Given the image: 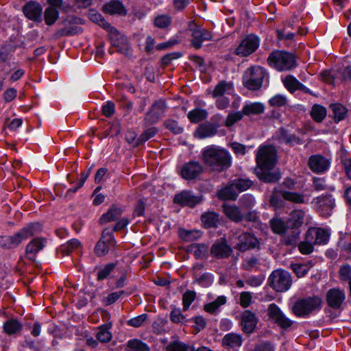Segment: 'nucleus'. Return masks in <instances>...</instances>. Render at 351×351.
<instances>
[{"mask_svg": "<svg viewBox=\"0 0 351 351\" xmlns=\"http://www.w3.org/2000/svg\"><path fill=\"white\" fill-rule=\"evenodd\" d=\"M256 167L254 173L263 183L274 184L278 182L282 177L278 169H274L277 162V152L272 145H261L256 154Z\"/></svg>", "mask_w": 351, "mask_h": 351, "instance_id": "f257e3e1", "label": "nucleus"}, {"mask_svg": "<svg viewBox=\"0 0 351 351\" xmlns=\"http://www.w3.org/2000/svg\"><path fill=\"white\" fill-rule=\"evenodd\" d=\"M202 154L204 164L213 171H225L232 163V158L229 151L218 145H211L205 147Z\"/></svg>", "mask_w": 351, "mask_h": 351, "instance_id": "f03ea898", "label": "nucleus"}, {"mask_svg": "<svg viewBox=\"0 0 351 351\" xmlns=\"http://www.w3.org/2000/svg\"><path fill=\"white\" fill-rule=\"evenodd\" d=\"M269 75L267 70L259 65H253L247 68L241 78L245 88L251 91L260 90L265 81L269 83Z\"/></svg>", "mask_w": 351, "mask_h": 351, "instance_id": "7ed1b4c3", "label": "nucleus"}, {"mask_svg": "<svg viewBox=\"0 0 351 351\" xmlns=\"http://www.w3.org/2000/svg\"><path fill=\"white\" fill-rule=\"evenodd\" d=\"M323 301L320 296L313 295L300 298L292 306V313L298 317L307 318L314 313L321 311Z\"/></svg>", "mask_w": 351, "mask_h": 351, "instance_id": "20e7f679", "label": "nucleus"}, {"mask_svg": "<svg viewBox=\"0 0 351 351\" xmlns=\"http://www.w3.org/2000/svg\"><path fill=\"white\" fill-rule=\"evenodd\" d=\"M267 64L278 71H290L298 66L293 53L285 50H274L269 54Z\"/></svg>", "mask_w": 351, "mask_h": 351, "instance_id": "39448f33", "label": "nucleus"}, {"mask_svg": "<svg viewBox=\"0 0 351 351\" xmlns=\"http://www.w3.org/2000/svg\"><path fill=\"white\" fill-rule=\"evenodd\" d=\"M186 32L187 34H191V45L195 49H199L202 47L204 41L213 40L212 33L206 29L200 28L194 21H189L186 23Z\"/></svg>", "mask_w": 351, "mask_h": 351, "instance_id": "423d86ee", "label": "nucleus"}, {"mask_svg": "<svg viewBox=\"0 0 351 351\" xmlns=\"http://www.w3.org/2000/svg\"><path fill=\"white\" fill-rule=\"evenodd\" d=\"M346 296L344 290L340 288H331L326 293V302L328 308H325L324 311L326 314H330L332 318L337 315H332L331 309L336 311H343V304L346 300Z\"/></svg>", "mask_w": 351, "mask_h": 351, "instance_id": "0eeeda50", "label": "nucleus"}, {"mask_svg": "<svg viewBox=\"0 0 351 351\" xmlns=\"http://www.w3.org/2000/svg\"><path fill=\"white\" fill-rule=\"evenodd\" d=\"M267 285L277 292H285L291 287L292 280L288 271L274 270L268 278Z\"/></svg>", "mask_w": 351, "mask_h": 351, "instance_id": "6e6552de", "label": "nucleus"}, {"mask_svg": "<svg viewBox=\"0 0 351 351\" xmlns=\"http://www.w3.org/2000/svg\"><path fill=\"white\" fill-rule=\"evenodd\" d=\"M312 203L315 205L317 212L323 218L330 217L336 207L335 197L328 192L313 198Z\"/></svg>", "mask_w": 351, "mask_h": 351, "instance_id": "1a4fd4ad", "label": "nucleus"}, {"mask_svg": "<svg viewBox=\"0 0 351 351\" xmlns=\"http://www.w3.org/2000/svg\"><path fill=\"white\" fill-rule=\"evenodd\" d=\"M43 226L40 222H31L13 235L8 236L14 248L17 247L23 241L40 233Z\"/></svg>", "mask_w": 351, "mask_h": 351, "instance_id": "9d476101", "label": "nucleus"}, {"mask_svg": "<svg viewBox=\"0 0 351 351\" xmlns=\"http://www.w3.org/2000/svg\"><path fill=\"white\" fill-rule=\"evenodd\" d=\"M261 39L255 34L246 35L234 50V54L239 57H247L254 53L259 47Z\"/></svg>", "mask_w": 351, "mask_h": 351, "instance_id": "9b49d317", "label": "nucleus"}, {"mask_svg": "<svg viewBox=\"0 0 351 351\" xmlns=\"http://www.w3.org/2000/svg\"><path fill=\"white\" fill-rule=\"evenodd\" d=\"M267 315L269 319L282 330H287L293 324V322L288 318L275 303H271L269 305Z\"/></svg>", "mask_w": 351, "mask_h": 351, "instance_id": "f8f14e48", "label": "nucleus"}, {"mask_svg": "<svg viewBox=\"0 0 351 351\" xmlns=\"http://www.w3.org/2000/svg\"><path fill=\"white\" fill-rule=\"evenodd\" d=\"M22 12L28 20L37 24L42 23L43 8L39 2L33 0L27 1L22 7Z\"/></svg>", "mask_w": 351, "mask_h": 351, "instance_id": "ddd939ff", "label": "nucleus"}, {"mask_svg": "<svg viewBox=\"0 0 351 351\" xmlns=\"http://www.w3.org/2000/svg\"><path fill=\"white\" fill-rule=\"evenodd\" d=\"M305 213L302 210H293L287 220V228L291 230L292 233L298 236L302 231L304 224Z\"/></svg>", "mask_w": 351, "mask_h": 351, "instance_id": "4468645a", "label": "nucleus"}, {"mask_svg": "<svg viewBox=\"0 0 351 351\" xmlns=\"http://www.w3.org/2000/svg\"><path fill=\"white\" fill-rule=\"evenodd\" d=\"M111 46L116 48L117 51L121 54H128L130 50V44L128 38L121 34L116 29V32H112L108 35Z\"/></svg>", "mask_w": 351, "mask_h": 351, "instance_id": "2eb2a0df", "label": "nucleus"}, {"mask_svg": "<svg viewBox=\"0 0 351 351\" xmlns=\"http://www.w3.org/2000/svg\"><path fill=\"white\" fill-rule=\"evenodd\" d=\"M258 322V317L252 311L247 309L241 313L240 325L244 333L251 335L254 332Z\"/></svg>", "mask_w": 351, "mask_h": 351, "instance_id": "dca6fc26", "label": "nucleus"}, {"mask_svg": "<svg viewBox=\"0 0 351 351\" xmlns=\"http://www.w3.org/2000/svg\"><path fill=\"white\" fill-rule=\"evenodd\" d=\"M308 166L313 172L322 173L328 171L330 166V162L322 155L315 154L310 156Z\"/></svg>", "mask_w": 351, "mask_h": 351, "instance_id": "f3484780", "label": "nucleus"}, {"mask_svg": "<svg viewBox=\"0 0 351 351\" xmlns=\"http://www.w3.org/2000/svg\"><path fill=\"white\" fill-rule=\"evenodd\" d=\"M203 200L202 195H195L190 191H183L177 193V204L182 206L194 208Z\"/></svg>", "mask_w": 351, "mask_h": 351, "instance_id": "a211bd4d", "label": "nucleus"}, {"mask_svg": "<svg viewBox=\"0 0 351 351\" xmlns=\"http://www.w3.org/2000/svg\"><path fill=\"white\" fill-rule=\"evenodd\" d=\"M123 213V208L116 204L110 206L107 211L103 213L98 220L100 226L106 225L108 223L117 221L120 218Z\"/></svg>", "mask_w": 351, "mask_h": 351, "instance_id": "6ab92c4d", "label": "nucleus"}, {"mask_svg": "<svg viewBox=\"0 0 351 351\" xmlns=\"http://www.w3.org/2000/svg\"><path fill=\"white\" fill-rule=\"evenodd\" d=\"M232 253V250L226 239L215 242L210 247L211 255L217 258H227L230 256Z\"/></svg>", "mask_w": 351, "mask_h": 351, "instance_id": "aec40b11", "label": "nucleus"}, {"mask_svg": "<svg viewBox=\"0 0 351 351\" xmlns=\"http://www.w3.org/2000/svg\"><path fill=\"white\" fill-rule=\"evenodd\" d=\"M203 171L202 166L197 161L186 163L180 171L182 178L188 180L195 179Z\"/></svg>", "mask_w": 351, "mask_h": 351, "instance_id": "412c9836", "label": "nucleus"}, {"mask_svg": "<svg viewBox=\"0 0 351 351\" xmlns=\"http://www.w3.org/2000/svg\"><path fill=\"white\" fill-rule=\"evenodd\" d=\"M102 11L110 15L125 16L128 10L123 3L119 0H110L102 8Z\"/></svg>", "mask_w": 351, "mask_h": 351, "instance_id": "4be33fe9", "label": "nucleus"}, {"mask_svg": "<svg viewBox=\"0 0 351 351\" xmlns=\"http://www.w3.org/2000/svg\"><path fill=\"white\" fill-rule=\"evenodd\" d=\"M186 251L193 254L195 259L202 260L207 257L208 246L205 243H193L186 247Z\"/></svg>", "mask_w": 351, "mask_h": 351, "instance_id": "5701e85b", "label": "nucleus"}, {"mask_svg": "<svg viewBox=\"0 0 351 351\" xmlns=\"http://www.w3.org/2000/svg\"><path fill=\"white\" fill-rule=\"evenodd\" d=\"M200 219L204 228H217L219 223V215L215 211H206L202 214Z\"/></svg>", "mask_w": 351, "mask_h": 351, "instance_id": "b1692460", "label": "nucleus"}, {"mask_svg": "<svg viewBox=\"0 0 351 351\" xmlns=\"http://www.w3.org/2000/svg\"><path fill=\"white\" fill-rule=\"evenodd\" d=\"M265 105L260 101H246L242 107L243 113L247 117L260 115L265 112Z\"/></svg>", "mask_w": 351, "mask_h": 351, "instance_id": "393cba45", "label": "nucleus"}, {"mask_svg": "<svg viewBox=\"0 0 351 351\" xmlns=\"http://www.w3.org/2000/svg\"><path fill=\"white\" fill-rule=\"evenodd\" d=\"M83 31L84 29L82 27L77 25H72L69 28H60L53 34L52 39L57 40L62 37L73 36L82 34Z\"/></svg>", "mask_w": 351, "mask_h": 351, "instance_id": "a878e982", "label": "nucleus"}, {"mask_svg": "<svg viewBox=\"0 0 351 351\" xmlns=\"http://www.w3.org/2000/svg\"><path fill=\"white\" fill-rule=\"evenodd\" d=\"M43 238H36L32 240L26 246V257L29 260H34L36 254L43 250L45 245Z\"/></svg>", "mask_w": 351, "mask_h": 351, "instance_id": "bb28decb", "label": "nucleus"}, {"mask_svg": "<svg viewBox=\"0 0 351 351\" xmlns=\"http://www.w3.org/2000/svg\"><path fill=\"white\" fill-rule=\"evenodd\" d=\"M329 109L332 112V117L335 123L344 120L348 114V108L340 103H332L329 105Z\"/></svg>", "mask_w": 351, "mask_h": 351, "instance_id": "cd10ccee", "label": "nucleus"}, {"mask_svg": "<svg viewBox=\"0 0 351 351\" xmlns=\"http://www.w3.org/2000/svg\"><path fill=\"white\" fill-rule=\"evenodd\" d=\"M283 191L282 189H278L276 186L273 189L269 197V204L274 210L282 209L285 206V199L281 195V191Z\"/></svg>", "mask_w": 351, "mask_h": 351, "instance_id": "c85d7f7f", "label": "nucleus"}, {"mask_svg": "<svg viewBox=\"0 0 351 351\" xmlns=\"http://www.w3.org/2000/svg\"><path fill=\"white\" fill-rule=\"evenodd\" d=\"M202 232L197 229L186 230L183 228H179L178 230V237L184 241H195L202 236Z\"/></svg>", "mask_w": 351, "mask_h": 351, "instance_id": "c756f323", "label": "nucleus"}, {"mask_svg": "<svg viewBox=\"0 0 351 351\" xmlns=\"http://www.w3.org/2000/svg\"><path fill=\"white\" fill-rule=\"evenodd\" d=\"M242 343L243 338L241 335L234 332L226 334L222 339L223 346H226L231 348H240Z\"/></svg>", "mask_w": 351, "mask_h": 351, "instance_id": "7c9ffc66", "label": "nucleus"}, {"mask_svg": "<svg viewBox=\"0 0 351 351\" xmlns=\"http://www.w3.org/2000/svg\"><path fill=\"white\" fill-rule=\"evenodd\" d=\"M223 210L226 216L234 222L239 223L243 219V215L237 206L226 205Z\"/></svg>", "mask_w": 351, "mask_h": 351, "instance_id": "2f4dec72", "label": "nucleus"}, {"mask_svg": "<svg viewBox=\"0 0 351 351\" xmlns=\"http://www.w3.org/2000/svg\"><path fill=\"white\" fill-rule=\"evenodd\" d=\"M22 330L21 323L16 319L11 318L3 323V331L8 335H14Z\"/></svg>", "mask_w": 351, "mask_h": 351, "instance_id": "473e14b6", "label": "nucleus"}, {"mask_svg": "<svg viewBox=\"0 0 351 351\" xmlns=\"http://www.w3.org/2000/svg\"><path fill=\"white\" fill-rule=\"evenodd\" d=\"M269 225L272 232L276 234H285L288 230L287 222L280 217L271 219L269 220Z\"/></svg>", "mask_w": 351, "mask_h": 351, "instance_id": "72a5a7b5", "label": "nucleus"}, {"mask_svg": "<svg viewBox=\"0 0 351 351\" xmlns=\"http://www.w3.org/2000/svg\"><path fill=\"white\" fill-rule=\"evenodd\" d=\"M112 326L111 323L104 324L99 327V331L96 335V338L101 343H108L111 341L112 335L110 331Z\"/></svg>", "mask_w": 351, "mask_h": 351, "instance_id": "f704fd0d", "label": "nucleus"}, {"mask_svg": "<svg viewBox=\"0 0 351 351\" xmlns=\"http://www.w3.org/2000/svg\"><path fill=\"white\" fill-rule=\"evenodd\" d=\"M310 114L314 121L321 123L327 115L326 108L322 105L315 104L312 106Z\"/></svg>", "mask_w": 351, "mask_h": 351, "instance_id": "c9c22d12", "label": "nucleus"}, {"mask_svg": "<svg viewBox=\"0 0 351 351\" xmlns=\"http://www.w3.org/2000/svg\"><path fill=\"white\" fill-rule=\"evenodd\" d=\"M43 13V20L48 26H52L56 23L60 17V11L53 8L47 7Z\"/></svg>", "mask_w": 351, "mask_h": 351, "instance_id": "e433bc0d", "label": "nucleus"}, {"mask_svg": "<svg viewBox=\"0 0 351 351\" xmlns=\"http://www.w3.org/2000/svg\"><path fill=\"white\" fill-rule=\"evenodd\" d=\"M281 195L285 200L288 202H291L295 204L305 203L304 194L300 193L298 192L284 190L283 191H281Z\"/></svg>", "mask_w": 351, "mask_h": 351, "instance_id": "4c0bfd02", "label": "nucleus"}, {"mask_svg": "<svg viewBox=\"0 0 351 351\" xmlns=\"http://www.w3.org/2000/svg\"><path fill=\"white\" fill-rule=\"evenodd\" d=\"M172 19L167 14H160L153 19V25L155 27L162 30L167 29L171 24Z\"/></svg>", "mask_w": 351, "mask_h": 351, "instance_id": "58836bf2", "label": "nucleus"}, {"mask_svg": "<svg viewBox=\"0 0 351 351\" xmlns=\"http://www.w3.org/2000/svg\"><path fill=\"white\" fill-rule=\"evenodd\" d=\"M128 351H149V346L138 339H130L127 343Z\"/></svg>", "mask_w": 351, "mask_h": 351, "instance_id": "ea45409f", "label": "nucleus"}, {"mask_svg": "<svg viewBox=\"0 0 351 351\" xmlns=\"http://www.w3.org/2000/svg\"><path fill=\"white\" fill-rule=\"evenodd\" d=\"M227 302V298L225 295L218 296L214 301L209 302L204 306V310L209 313L214 314L216 311L222 305H224Z\"/></svg>", "mask_w": 351, "mask_h": 351, "instance_id": "a19ab883", "label": "nucleus"}, {"mask_svg": "<svg viewBox=\"0 0 351 351\" xmlns=\"http://www.w3.org/2000/svg\"><path fill=\"white\" fill-rule=\"evenodd\" d=\"M208 116L206 110L196 108L191 110L188 114V118L191 123H197L204 120Z\"/></svg>", "mask_w": 351, "mask_h": 351, "instance_id": "79ce46f5", "label": "nucleus"}, {"mask_svg": "<svg viewBox=\"0 0 351 351\" xmlns=\"http://www.w3.org/2000/svg\"><path fill=\"white\" fill-rule=\"evenodd\" d=\"M117 267L116 263H109L102 268H100L97 273V280L100 282L107 279Z\"/></svg>", "mask_w": 351, "mask_h": 351, "instance_id": "37998d69", "label": "nucleus"}, {"mask_svg": "<svg viewBox=\"0 0 351 351\" xmlns=\"http://www.w3.org/2000/svg\"><path fill=\"white\" fill-rule=\"evenodd\" d=\"M147 129L145 130L138 137V143L136 145H141L150 138L154 137L156 134L158 132V129L154 126H149L146 127Z\"/></svg>", "mask_w": 351, "mask_h": 351, "instance_id": "c03bdc74", "label": "nucleus"}, {"mask_svg": "<svg viewBox=\"0 0 351 351\" xmlns=\"http://www.w3.org/2000/svg\"><path fill=\"white\" fill-rule=\"evenodd\" d=\"M196 132L200 138H205L213 136L217 132V129L213 125L202 124L198 127Z\"/></svg>", "mask_w": 351, "mask_h": 351, "instance_id": "a18cd8bd", "label": "nucleus"}, {"mask_svg": "<svg viewBox=\"0 0 351 351\" xmlns=\"http://www.w3.org/2000/svg\"><path fill=\"white\" fill-rule=\"evenodd\" d=\"M153 329L157 334H162L169 330V322L167 318L158 317L152 324Z\"/></svg>", "mask_w": 351, "mask_h": 351, "instance_id": "49530a36", "label": "nucleus"}, {"mask_svg": "<svg viewBox=\"0 0 351 351\" xmlns=\"http://www.w3.org/2000/svg\"><path fill=\"white\" fill-rule=\"evenodd\" d=\"M23 346L33 351H44L45 349V342L43 340L35 341L30 337L25 338Z\"/></svg>", "mask_w": 351, "mask_h": 351, "instance_id": "de8ad7c7", "label": "nucleus"}, {"mask_svg": "<svg viewBox=\"0 0 351 351\" xmlns=\"http://www.w3.org/2000/svg\"><path fill=\"white\" fill-rule=\"evenodd\" d=\"M110 246L112 245L100 238L95 244L94 252L98 257H102L109 252Z\"/></svg>", "mask_w": 351, "mask_h": 351, "instance_id": "09e8293b", "label": "nucleus"}, {"mask_svg": "<svg viewBox=\"0 0 351 351\" xmlns=\"http://www.w3.org/2000/svg\"><path fill=\"white\" fill-rule=\"evenodd\" d=\"M167 108V102L165 99H159L156 100L150 107V110H152L156 114L158 115L160 118L163 115Z\"/></svg>", "mask_w": 351, "mask_h": 351, "instance_id": "8fccbe9b", "label": "nucleus"}, {"mask_svg": "<svg viewBox=\"0 0 351 351\" xmlns=\"http://www.w3.org/2000/svg\"><path fill=\"white\" fill-rule=\"evenodd\" d=\"M330 234L327 229L318 228L315 232V242L319 245H326L330 240Z\"/></svg>", "mask_w": 351, "mask_h": 351, "instance_id": "3c124183", "label": "nucleus"}, {"mask_svg": "<svg viewBox=\"0 0 351 351\" xmlns=\"http://www.w3.org/2000/svg\"><path fill=\"white\" fill-rule=\"evenodd\" d=\"M233 186L239 192H243L250 189L253 185V182L250 179L238 178L232 181Z\"/></svg>", "mask_w": 351, "mask_h": 351, "instance_id": "603ef678", "label": "nucleus"}, {"mask_svg": "<svg viewBox=\"0 0 351 351\" xmlns=\"http://www.w3.org/2000/svg\"><path fill=\"white\" fill-rule=\"evenodd\" d=\"M236 189L232 184V182L229 186H227L220 191V196L224 199L230 200H236L238 197V193L236 192Z\"/></svg>", "mask_w": 351, "mask_h": 351, "instance_id": "864d4df0", "label": "nucleus"}, {"mask_svg": "<svg viewBox=\"0 0 351 351\" xmlns=\"http://www.w3.org/2000/svg\"><path fill=\"white\" fill-rule=\"evenodd\" d=\"M113 228L110 227L105 228L101 234V239L103 240H105L106 242L111 245L112 246H115L117 244V241L115 239L114 235Z\"/></svg>", "mask_w": 351, "mask_h": 351, "instance_id": "5fc2aeb1", "label": "nucleus"}, {"mask_svg": "<svg viewBox=\"0 0 351 351\" xmlns=\"http://www.w3.org/2000/svg\"><path fill=\"white\" fill-rule=\"evenodd\" d=\"M299 82L300 81L292 75H287L283 81L284 86L291 93L297 90Z\"/></svg>", "mask_w": 351, "mask_h": 351, "instance_id": "6e6d98bb", "label": "nucleus"}, {"mask_svg": "<svg viewBox=\"0 0 351 351\" xmlns=\"http://www.w3.org/2000/svg\"><path fill=\"white\" fill-rule=\"evenodd\" d=\"M287 97L281 94H276L271 97L268 101V104L271 107H282L287 105Z\"/></svg>", "mask_w": 351, "mask_h": 351, "instance_id": "4d7b16f0", "label": "nucleus"}, {"mask_svg": "<svg viewBox=\"0 0 351 351\" xmlns=\"http://www.w3.org/2000/svg\"><path fill=\"white\" fill-rule=\"evenodd\" d=\"M289 267L295 273L298 278L304 277L308 272V268L304 264L292 263H291Z\"/></svg>", "mask_w": 351, "mask_h": 351, "instance_id": "13d9d810", "label": "nucleus"}, {"mask_svg": "<svg viewBox=\"0 0 351 351\" xmlns=\"http://www.w3.org/2000/svg\"><path fill=\"white\" fill-rule=\"evenodd\" d=\"M339 278L343 282H351V265L348 263L342 265L339 270Z\"/></svg>", "mask_w": 351, "mask_h": 351, "instance_id": "bf43d9fd", "label": "nucleus"}, {"mask_svg": "<svg viewBox=\"0 0 351 351\" xmlns=\"http://www.w3.org/2000/svg\"><path fill=\"white\" fill-rule=\"evenodd\" d=\"M101 112L106 118L112 117L115 113V104L112 101H107L101 106Z\"/></svg>", "mask_w": 351, "mask_h": 351, "instance_id": "052dcab7", "label": "nucleus"}, {"mask_svg": "<svg viewBox=\"0 0 351 351\" xmlns=\"http://www.w3.org/2000/svg\"><path fill=\"white\" fill-rule=\"evenodd\" d=\"M244 114L243 113V110L237 111L234 112L229 113L226 119V125L228 127L232 126L237 122L241 120L243 117Z\"/></svg>", "mask_w": 351, "mask_h": 351, "instance_id": "680f3d73", "label": "nucleus"}, {"mask_svg": "<svg viewBox=\"0 0 351 351\" xmlns=\"http://www.w3.org/2000/svg\"><path fill=\"white\" fill-rule=\"evenodd\" d=\"M197 282L204 287H208L211 286L214 281V276L209 272L204 273L197 280Z\"/></svg>", "mask_w": 351, "mask_h": 351, "instance_id": "e2e57ef3", "label": "nucleus"}, {"mask_svg": "<svg viewBox=\"0 0 351 351\" xmlns=\"http://www.w3.org/2000/svg\"><path fill=\"white\" fill-rule=\"evenodd\" d=\"M196 293L194 291H186L182 295L183 310L186 311L195 300Z\"/></svg>", "mask_w": 351, "mask_h": 351, "instance_id": "0e129e2a", "label": "nucleus"}, {"mask_svg": "<svg viewBox=\"0 0 351 351\" xmlns=\"http://www.w3.org/2000/svg\"><path fill=\"white\" fill-rule=\"evenodd\" d=\"M148 315L147 313H143L135 317L131 318L127 321V325L134 328H138L143 325V324L147 320Z\"/></svg>", "mask_w": 351, "mask_h": 351, "instance_id": "69168bd1", "label": "nucleus"}, {"mask_svg": "<svg viewBox=\"0 0 351 351\" xmlns=\"http://www.w3.org/2000/svg\"><path fill=\"white\" fill-rule=\"evenodd\" d=\"M160 118L158 115L156 114L152 110L149 109L147 112L145 114L143 119V126L149 127L156 123Z\"/></svg>", "mask_w": 351, "mask_h": 351, "instance_id": "338daca9", "label": "nucleus"}, {"mask_svg": "<svg viewBox=\"0 0 351 351\" xmlns=\"http://www.w3.org/2000/svg\"><path fill=\"white\" fill-rule=\"evenodd\" d=\"M275 347L274 344L269 341H263L254 347L253 351H274Z\"/></svg>", "mask_w": 351, "mask_h": 351, "instance_id": "774afa93", "label": "nucleus"}]
</instances>
